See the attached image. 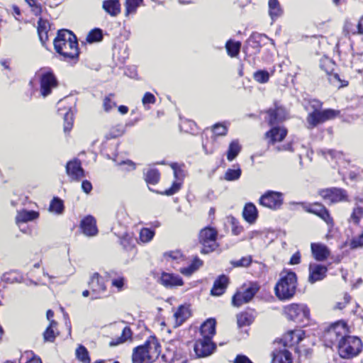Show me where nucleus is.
Returning <instances> with one entry per match:
<instances>
[{"mask_svg": "<svg viewBox=\"0 0 363 363\" xmlns=\"http://www.w3.org/2000/svg\"><path fill=\"white\" fill-rule=\"evenodd\" d=\"M296 287V273L284 270L281 272L280 279L274 288L275 294L279 300H288L294 296Z\"/></svg>", "mask_w": 363, "mask_h": 363, "instance_id": "f03ea898", "label": "nucleus"}, {"mask_svg": "<svg viewBox=\"0 0 363 363\" xmlns=\"http://www.w3.org/2000/svg\"><path fill=\"white\" fill-rule=\"evenodd\" d=\"M269 13L274 21L282 14V9L278 0H269Z\"/></svg>", "mask_w": 363, "mask_h": 363, "instance_id": "c9c22d12", "label": "nucleus"}, {"mask_svg": "<svg viewBox=\"0 0 363 363\" xmlns=\"http://www.w3.org/2000/svg\"><path fill=\"white\" fill-rule=\"evenodd\" d=\"M91 289V299L101 298L104 296L106 287L104 279L99 273H94L89 282Z\"/></svg>", "mask_w": 363, "mask_h": 363, "instance_id": "ddd939ff", "label": "nucleus"}, {"mask_svg": "<svg viewBox=\"0 0 363 363\" xmlns=\"http://www.w3.org/2000/svg\"><path fill=\"white\" fill-rule=\"evenodd\" d=\"M66 172L74 180H79L84 177V172L79 160L68 162L66 165Z\"/></svg>", "mask_w": 363, "mask_h": 363, "instance_id": "aec40b11", "label": "nucleus"}, {"mask_svg": "<svg viewBox=\"0 0 363 363\" xmlns=\"http://www.w3.org/2000/svg\"><path fill=\"white\" fill-rule=\"evenodd\" d=\"M233 363H253L246 355L238 354Z\"/></svg>", "mask_w": 363, "mask_h": 363, "instance_id": "0e129e2a", "label": "nucleus"}, {"mask_svg": "<svg viewBox=\"0 0 363 363\" xmlns=\"http://www.w3.org/2000/svg\"><path fill=\"white\" fill-rule=\"evenodd\" d=\"M124 133V127L122 125H117L110 130L108 134L106 135V138H116L117 137L121 136Z\"/></svg>", "mask_w": 363, "mask_h": 363, "instance_id": "603ef678", "label": "nucleus"}, {"mask_svg": "<svg viewBox=\"0 0 363 363\" xmlns=\"http://www.w3.org/2000/svg\"><path fill=\"white\" fill-rule=\"evenodd\" d=\"M50 23L48 21L40 18L38 21V33L40 41L44 43L48 39V32Z\"/></svg>", "mask_w": 363, "mask_h": 363, "instance_id": "f704fd0d", "label": "nucleus"}, {"mask_svg": "<svg viewBox=\"0 0 363 363\" xmlns=\"http://www.w3.org/2000/svg\"><path fill=\"white\" fill-rule=\"evenodd\" d=\"M103 9L111 16H116L121 11V5L118 0H105Z\"/></svg>", "mask_w": 363, "mask_h": 363, "instance_id": "473e14b6", "label": "nucleus"}, {"mask_svg": "<svg viewBox=\"0 0 363 363\" xmlns=\"http://www.w3.org/2000/svg\"><path fill=\"white\" fill-rule=\"evenodd\" d=\"M191 315V311L187 306H181L174 314L175 326L181 325Z\"/></svg>", "mask_w": 363, "mask_h": 363, "instance_id": "7c9ffc66", "label": "nucleus"}, {"mask_svg": "<svg viewBox=\"0 0 363 363\" xmlns=\"http://www.w3.org/2000/svg\"><path fill=\"white\" fill-rule=\"evenodd\" d=\"M161 346L159 342H145L136 347L133 352V363H152L160 356Z\"/></svg>", "mask_w": 363, "mask_h": 363, "instance_id": "7ed1b4c3", "label": "nucleus"}, {"mask_svg": "<svg viewBox=\"0 0 363 363\" xmlns=\"http://www.w3.org/2000/svg\"><path fill=\"white\" fill-rule=\"evenodd\" d=\"M327 272L326 266L318 263H311L309 265L308 281L311 284H314L323 280L326 277Z\"/></svg>", "mask_w": 363, "mask_h": 363, "instance_id": "dca6fc26", "label": "nucleus"}, {"mask_svg": "<svg viewBox=\"0 0 363 363\" xmlns=\"http://www.w3.org/2000/svg\"><path fill=\"white\" fill-rule=\"evenodd\" d=\"M256 317V313L254 310H250L242 312L237 315V322L238 327L248 326L251 325Z\"/></svg>", "mask_w": 363, "mask_h": 363, "instance_id": "c85d7f7f", "label": "nucleus"}, {"mask_svg": "<svg viewBox=\"0 0 363 363\" xmlns=\"http://www.w3.org/2000/svg\"><path fill=\"white\" fill-rule=\"evenodd\" d=\"M171 167L174 171V175L176 179V181L174 182L170 188L165 191L164 194L167 196L173 195L180 189L182 182L184 177H185L184 170L178 164L172 163L171 164Z\"/></svg>", "mask_w": 363, "mask_h": 363, "instance_id": "2eb2a0df", "label": "nucleus"}, {"mask_svg": "<svg viewBox=\"0 0 363 363\" xmlns=\"http://www.w3.org/2000/svg\"><path fill=\"white\" fill-rule=\"evenodd\" d=\"M82 190L86 193L89 194L92 190V184L88 180H84L82 183Z\"/></svg>", "mask_w": 363, "mask_h": 363, "instance_id": "774afa93", "label": "nucleus"}, {"mask_svg": "<svg viewBox=\"0 0 363 363\" xmlns=\"http://www.w3.org/2000/svg\"><path fill=\"white\" fill-rule=\"evenodd\" d=\"M75 354L77 359L80 361L82 363H90L91 359L89 357V354L86 348L83 345H79L76 351Z\"/></svg>", "mask_w": 363, "mask_h": 363, "instance_id": "ea45409f", "label": "nucleus"}, {"mask_svg": "<svg viewBox=\"0 0 363 363\" xmlns=\"http://www.w3.org/2000/svg\"><path fill=\"white\" fill-rule=\"evenodd\" d=\"M57 326V322L51 320L49 326L46 330L43 333V337L45 340H50V339H55L56 337L55 328Z\"/></svg>", "mask_w": 363, "mask_h": 363, "instance_id": "de8ad7c7", "label": "nucleus"}, {"mask_svg": "<svg viewBox=\"0 0 363 363\" xmlns=\"http://www.w3.org/2000/svg\"><path fill=\"white\" fill-rule=\"evenodd\" d=\"M310 106L313 109L312 111H320L322 107V103L316 99L310 101Z\"/></svg>", "mask_w": 363, "mask_h": 363, "instance_id": "338daca9", "label": "nucleus"}, {"mask_svg": "<svg viewBox=\"0 0 363 363\" xmlns=\"http://www.w3.org/2000/svg\"><path fill=\"white\" fill-rule=\"evenodd\" d=\"M308 336L306 335V332L301 328H296L290 330L286 333L283 339L279 340H303L304 338H308Z\"/></svg>", "mask_w": 363, "mask_h": 363, "instance_id": "72a5a7b5", "label": "nucleus"}, {"mask_svg": "<svg viewBox=\"0 0 363 363\" xmlns=\"http://www.w3.org/2000/svg\"><path fill=\"white\" fill-rule=\"evenodd\" d=\"M303 208L308 213H313L323 220L330 228L334 225V221L328 210L320 203H301Z\"/></svg>", "mask_w": 363, "mask_h": 363, "instance_id": "9d476101", "label": "nucleus"}, {"mask_svg": "<svg viewBox=\"0 0 363 363\" xmlns=\"http://www.w3.org/2000/svg\"><path fill=\"white\" fill-rule=\"evenodd\" d=\"M287 318L297 323L306 325L310 318V310L306 304L291 303L284 308Z\"/></svg>", "mask_w": 363, "mask_h": 363, "instance_id": "39448f33", "label": "nucleus"}, {"mask_svg": "<svg viewBox=\"0 0 363 363\" xmlns=\"http://www.w3.org/2000/svg\"><path fill=\"white\" fill-rule=\"evenodd\" d=\"M338 353L342 358L350 359L360 353L362 342H338Z\"/></svg>", "mask_w": 363, "mask_h": 363, "instance_id": "9b49d317", "label": "nucleus"}, {"mask_svg": "<svg viewBox=\"0 0 363 363\" xmlns=\"http://www.w3.org/2000/svg\"><path fill=\"white\" fill-rule=\"evenodd\" d=\"M64 120V131L65 133H68L72 129L73 125V113L71 111L70 108L65 113Z\"/></svg>", "mask_w": 363, "mask_h": 363, "instance_id": "09e8293b", "label": "nucleus"}, {"mask_svg": "<svg viewBox=\"0 0 363 363\" xmlns=\"http://www.w3.org/2000/svg\"><path fill=\"white\" fill-rule=\"evenodd\" d=\"M240 48L241 43L239 41L235 42L232 40H229L225 44L228 54L232 57H236L239 54Z\"/></svg>", "mask_w": 363, "mask_h": 363, "instance_id": "58836bf2", "label": "nucleus"}, {"mask_svg": "<svg viewBox=\"0 0 363 363\" xmlns=\"http://www.w3.org/2000/svg\"><path fill=\"white\" fill-rule=\"evenodd\" d=\"M266 40H270L273 43V40L269 39L266 35L253 33L247 40V44L254 48L255 52H257L259 51L260 48L265 45Z\"/></svg>", "mask_w": 363, "mask_h": 363, "instance_id": "5701e85b", "label": "nucleus"}, {"mask_svg": "<svg viewBox=\"0 0 363 363\" xmlns=\"http://www.w3.org/2000/svg\"><path fill=\"white\" fill-rule=\"evenodd\" d=\"M311 248L313 256L317 261H325L330 256V251L324 244L311 243Z\"/></svg>", "mask_w": 363, "mask_h": 363, "instance_id": "412c9836", "label": "nucleus"}, {"mask_svg": "<svg viewBox=\"0 0 363 363\" xmlns=\"http://www.w3.org/2000/svg\"><path fill=\"white\" fill-rule=\"evenodd\" d=\"M334 66V62L328 57L322 58L320 61V68L328 74H330L333 72Z\"/></svg>", "mask_w": 363, "mask_h": 363, "instance_id": "c03bdc74", "label": "nucleus"}, {"mask_svg": "<svg viewBox=\"0 0 363 363\" xmlns=\"http://www.w3.org/2000/svg\"><path fill=\"white\" fill-rule=\"evenodd\" d=\"M282 203V194L277 191H268L259 199L260 205L273 210L279 208Z\"/></svg>", "mask_w": 363, "mask_h": 363, "instance_id": "f8f14e48", "label": "nucleus"}, {"mask_svg": "<svg viewBox=\"0 0 363 363\" xmlns=\"http://www.w3.org/2000/svg\"><path fill=\"white\" fill-rule=\"evenodd\" d=\"M319 194L324 200L330 203L345 201L347 196L346 191L338 188L322 189L319 191Z\"/></svg>", "mask_w": 363, "mask_h": 363, "instance_id": "4468645a", "label": "nucleus"}, {"mask_svg": "<svg viewBox=\"0 0 363 363\" xmlns=\"http://www.w3.org/2000/svg\"><path fill=\"white\" fill-rule=\"evenodd\" d=\"M145 179L148 184H156L160 177V172L157 169L150 168L145 173Z\"/></svg>", "mask_w": 363, "mask_h": 363, "instance_id": "e433bc0d", "label": "nucleus"}, {"mask_svg": "<svg viewBox=\"0 0 363 363\" xmlns=\"http://www.w3.org/2000/svg\"><path fill=\"white\" fill-rule=\"evenodd\" d=\"M165 257H169L172 260H175L177 262H179L181 260H183V255L179 250L170 251L169 252H166L164 254Z\"/></svg>", "mask_w": 363, "mask_h": 363, "instance_id": "bf43d9fd", "label": "nucleus"}, {"mask_svg": "<svg viewBox=\"0 0 363 363\" xmlns=\"http://www.w3.org/2000/svg\"><path fill=\"white\" fill-rule=\"evenodd\" d=\"M259 286L257 283L250 282L242 285L232 298V304L240 307L249 303L259 291Z\"/></svg>", "mask_w": 363, "mask_h": 363, "instance_id": "20e7f679", "label": "nucleus"}, {"mask_svg": "<svg viewBox=\"0 0 363 363\" xmlns=\"http://www.w3.org/2000/svg\"><path fill=\"white\" fill-rule=\"evenodd\" d=\"M39 216V213L35 211H28V210H22L18 211L16 222L19 225L21 223H27L29 221H33L38 218Z\"/></svg>", "mask_w": 363, "mask_h": 363, "instance_id": "c756f323", "label": "nucleus"}, {"mask_svg": "<svg viewBox=\"0 0 363 363\" xmlns=\"http://www.w3.org/2000/svg\"><path fill=\"white\" fill-rule=\"evenodd\" d=\"M53 43L55 51L62 56L63 60L74 63L78 61V42L72 32L67 29L59 30Z\"/></svg>", "mask_w": 363, "mask_h": 363, "instance_id": "f257e3e1", "label": "nucleus"}, {"mask_svg": "<svg viewBox=\"0 0 363 363\" xmlns=\"http://www.w3.org/2000/svg\"><path fill=\"white\" fill-rule=\"evenodd\" d=\"M363 216V209L360 206L354 208L352 213L349 219L350 222H352L354 224H358Z\"/></svg>", "mask_w": 363, "mask_h": 363, "instance_id": "3c124183", "label": "nucleus"}, {"mask_svg": "<svg viewBox=\"0 0 363 363\" xmlns=\"http://www.w3.org/2000/svg\"><path fill=\"white\" fill-rule=\"evenodd\" d=\"M155 235V231L147 228H144L140 230V239L143 242H150Z\"/></svg>", "mask_w": 363, "mask_h": 363, "instance_id": "864d4df0", "label": "nucleus"}, {"mask_svg": "<svg viewBox=\"0 0 363 363\" xmlns=\"http://www.w3.org/2000/svg\"><path fill=\"white\" fill-rule=\"evenodd\" d=\"M242 171L240 168L228 169L224 176L226 181H235L238 180L241 176Z\"/></svg>", "mask_w": 363, "mask_h": 363, "instance_id": "49530a36", "label": "nucleus"}, {"mask_svg": "<svg viewBox=\"0 0 363 363\" xmlns=\"http://www.w3.org/2000/svg\"><path fill=\"white\" fill-rule=\"evenodd\" d=\"M132 330L129 326H125L122 329V333L120 337L116 340H130L132 338Z\"/></svg>", "mask_w": 363, "mask_h": 363, "instance_id": "052dcab7", "label": "nucleus"}, {"mask_svg": "<svg viewBox=\"0 0 363 363\" xmlns=\"http://www.w3.org/2000/svg\"><path fill=\"white\" fill-rule=\"evenodd\" d=\"M242 216L249 223H253L257 218L256 206L252 203H247L243 209Z\"/></svg>", "mask_w": 363, "mask_h": 363, "instance_id": "2f4dec72", "label": "nucleus"}, {"mask_svg": "<svg viewBox=\"0 0 363 363\" xmlns=\"http://www.w3.org/2000/svg\"><path fill=\"white\" fill-rule=\"evenodd\" d=\"M143 104L146 106L147 104H153L156 101L155 96L150 92H146L142 99Z\"/></svg>", "mask_w": 363, "mask_h": 363, "instance_id": "680f3d73", "label": "nucleus"}, {"mask_svg": "<svg viewBox=\"0 0 363 363\" xmlns=\"http://www.w3.org/2000/svg\"><path fill=\"white\" fill-rule=\"evenodd\" d=\"M269 115V124L273 125L279 123L286 119V111L282 107H276L274 109H269L267 111Z\"/></svg>", "mask_w": 363, "mask_h": 363, "instance_id": "393cba45", "label": "nucleus"}, {"mask_svg": "<svg viewBox=\"0 0 363 363\" xmlns=\"http://www.w3.org/2000/svg\"><path fill=\"white\" fill-rule=\"evenodd\" d=\"M251 262H252L251 256H247V257H242L239 260L232 261L231 264L234 267H247L250 266Z\"/></svg>", "mask_w": 363, "mask_h": 363, "instance_id": "6e6d98bb", "label": "nucleus"}, {"mask_svg": "<svg viewBox=\"0 0 363 363\" xmlns=\"http://www.w3.org/2000/svg\"><path fill=\"white\" fill-rule=\"evenodd\" d=\"M114 95L113 94H110L108 96H106L103 101V107L106 112H109L112 108L116 107V104L113 101V97Z\"/></svg>", "mask_w": 363, "mask_h": 363, "instance_id": "5fc2aeb1", "label": "nucleus"}, {"mask_svg": "<svg viewBox=\"0 0 363 363\" xmlns=\"http://www.w3.org/2000/svg\"><path fill=\"white\" fill-rule=\"evenodd\" d=\"M338 113V111L330 108L320 111H311L306 118L307 128L313 129L320 123L335 118Z\"/></svg>", "mask_w": 363, "mask_h": 363, "instance_id": "0eeeda50", "label": "nucleus"}, {"mask_svg": "<svg viewBox=\"0 0 363 363\" xmlns=\"http://www.w3.org/2000/svg\"><path fill=\"white\" fill-rule=\"evenodd\" d=\"M349 330L345 323L338 321L325 330V340H347Z\"/></svg>", "mask_w": 363, "mask_h": 363, "instance_id": "6e6552de", "label": "nucleus"}, {"mask_svg": "<svg viewBox=\"0 0 363 363\" xmlns=\"http://www.w3.org/2000/svg\"><path fill=\"white\" fill-rule=\"evenodd\" d=\"M217 230L213 228H205L202 229L199 234V240L203 247L201 252L208 254L213 252L218 247L216 242Z\"/></svg>", "mask_w": 363, "mask_h": 363, "instance_id": "423d86ee", "label": "nucleus"}, {"mask_svg": "<svg viewBox=\"0 0 363 363\" xmlns=\"http://www.w3.org/2000/svg\"><path fill=\"white\" fill-rule=\"evenodd\" d=\"M291 353L286 349L275 350L272 353V363H292Z\"/></svg>", "mask_w": 363, "mask_h": 363, "instance_id": "cd10ccee", "label": "nucleus"}, {"mask_svg": "<svg viewBox=\"0 0 363 363\" xmlns=\"http://www.w3.org/2000/svg\"><path fill=\"white\" fill-rule=\"evenodd\" d=\"M124 285V279L123 277H118L117 279H114L112 280V286L116 287L118 291H121L123 289Z\"/></svg>", "mask_w": 363, "mask_h": 363, "instance_id": "69168bd1", "label": "nucleus"}, {"mask_svg": "<svg viewBox=\"0 0 363 363\" xmlns=\"http://www.w3.org/2000/svg\"><path fill=\"white\" fill-rule=\"evenodd\" d=\"M170 363H189L186 356H182L179 353L174 354Z\"/></svg>", "mask_w": 363, "mask_h": 363, "instance_id": "e2e57ef3", "label": "nucleus"}, {"mask_svg": "<svg viewBox=\"0 0 363 363\" xmlns=\"http://www.w3.org/2000/svg\"><path fill=\"white\" fill-rule=\"evenodd\" d=\"M241 150V146L239 145L238 142L236 140L233 141L228 147L227 152V159L229 161L233 160L239 154Z\"/></svg>", "mask_w": 363, "mask_h": 363, "instance_id": "a19ab883", "label": "nucleus"}, {"mask_svg": "<svg viewBox=\"0 0 363 363\" xmlns=\"http://www.w3.org/2000/svg\"><path fill=\"white\" fill-rule=\"evenodd\" d=\"M253 77L257 82L264 84L269 81V74L266 70H258L254 73Z\"/></svg>", "mask_w": 363, "mask_h": 363, "instance_id": "8fccbe9b", "label": "nucleus"}, {"mask_svg": "<svg viewBox=\"0 0 363 363\" xmlns=\"http://www.w3.org/2000/svg\"><path fill=\"white\" fill-rule=\"evenodd\" d=\"M363 246V235L353 238L350 242V249H356Z\"/></svg>", "mask_w": 363, "mask_h": 363, "instance_id": "4d7b16f0", "label": "nucleus"}, {"mask_svg": "<svg viewBox=\"0 0 363 363\" xmlns=\"http://www.w3.org/2000/svg\"><path fill=\"white\" fill-rule=\"evenodd\" d=\"M228 284V278L225 275H220L214 281L211 293L213 296H220L224 292Z\"/></svg>", "mask_w": 363, "mask_h": 363, "instance_id": "a878e982", "label": "nucleus"}, {"mask_svg": "<svg viewBox=\"0 0 363 363\" xmlns=\"http://www.w3.org/2000/svg\"><path fill=\"white\" fill-rule=\"evenodd\" d=\"M216 348L214 342H195L194 350L197 357H206L213 353Z\"/></svg>", "mask_w": 363, "mask_h": 363, "instance_id": "f3484780", "label": "nucleus"}, {"mask_svg": "<svg viewBox=\"0 0 363 363\" xmlns=\"http://www.w3.org/2000/svg\"><path fill=\"white\" fill-rule=\"evenodd\" d=\"M80 226L84 234L86 236H94L98 233L96 220L91 216H86L81 221Z\"/></svg>", "mask_w": 363, "mask_h": 363, "instance_id": "4be33fe9", "label": "nucleus"}, {"mask_svg": "<svg viewBox=\"0 0 363 363\" xmlns=\"http://www.w3.org/2000/svg\"><path fill=\"white\" fill-rule=\"evenodd\" d=\"M202 264L203 262L201 259L196 258L190 265L186 267L181 268L180 272L185 276H190L198 270Z\"/></svg>", "mask_w": 363, "mask_h": 363, "instance_id": "4c0bfd02", "label": "nucleus"}, {"mask_svg": "<svg viewBox=\"0 0 363 363\" xmlns=\"http://www.w3.org/2000/svg\"><path fill=\"white\" fill-rule=\"evenodd\" d=\"M50 211L61 214L64 211L63 201L57 197L54 198L50 203Z\"/></svg>", "mask_w": 363, "mask_h": 363, "instance_id": "37998d69", "label": "nucleus"}, {"mask_svg": "<svg viewBox=\"0 0 363 363\" xmlns=\"http://www.w3.org/2000/svg\"><path fill=\"white\" fill-rule=\"evenodd\" d=\"M159 281L166 288H173L184 284L182 277L172 273L162 272Z\"/></svg>", "mask_w": 363, "mask_h": 363, "instance_id": "6ab92c4d", "label": "nucleus"}, {"mask_svg": "<svg viewBox=\"0 0 363 363\" xmlns=\"http://www.w3.org/2000/svg\"><path fill=\"white\" fill-rule=\"evenodd\" d=\"M103 39V32L100 28H94L89 31L86 36V41L89 43L99 42Z\"/></svg>", "mask_w": 363, "mask_h": 363, "instance_id": "79ce46f5", "label": "nucleus"}, {"mask_svg": "<svg viewBox=\"0 0 363 363\" xmlns=\"http://www.w3.org/2000/svg\"><path fill=\"white\" fill-rule=\"evenodd\" d=\"M216 320L209 318L201 326L200 331L203 337V340H211L216 333Z\"/></svg>", "mask_w": 363, "mask_h": 363, "instance_id": "b1692460", "label": "nucleus"}, {"mask_svg": "<svg viewBox=\"0 0 363 363\" xmlns=\"http://www.w3.org/2000/svg\"><path fill=\"white\" fill-rule=\"evenodd\" d=\"M213 131L216 135L223 136L227 133V128L223 124L217 123L213 127Z\"/></svg>", "mask_w": 363, "mask_h": 363, "instance_id": "13d9d810", "label": "nucleus"}, {"mask_svg": "<svg viewBox=\"0 0 363 363\" xmlns=\"http://www.w3.org/2000/svg\"><path fill=\"white\" fill-rule=\"evenodd\" d=\"M38 75L40 84V94L46 97L50 94L52 89L57 86V79L53 72L50 70H40Z\"/></svg>", "mask_w": 363, "mask_h": 363, "instance_id": "1a4fd4ad", "label": "nucleus"}, {"mask_svg": "<svg viewBox=\"0 0 363 363\" xmlns=\"http://www.w3.org/2000/svg\"><path fill=\"white\" fill-rule=\"evenodd\" d=\"M143 0H126L125 13L128 15L136 11L137 9L143 3Z\"/></svg>", "mask_w": 363, "mask_h": 363, "instance_id": "a18cd8bd", "label": "nucleus"}, {"mask_svg": "<svg viewBox=\"0 0 363 363\" xmlns=\"http://www.w3.org/2000/svg\"><path fill=\"white\" fill-rule=\"evenodd\" d=\"M286 134L287 130L283 127L275 126L272 128L265 133V137L268 139V145H274L276 143L282 141Z\"/></svg>", "mask_w": 363, "mask_h": 363, "instance_id": "a211bd4d", "label": "nucleus"}, {"mask_svg": "<svg viewBox=\"0 0 363 363\" xmlns=\"http://www.w3.org/2000/svg\"><path fill=\"white\" fill-rule=\"evenodd\" d=\"M112 230L113 231L114 234L119 238L120 244L122 245L123 248L125 250L129 251L134 247V239L133 238L132 234L128 233L125 231H124L122 233H117L115 231V227L112 228Z\"/></svg>", "mask_w": 363, "mask_h": 363, "instance_id": "bb28decb", "label": "nucleus"}]
</instances>
